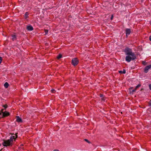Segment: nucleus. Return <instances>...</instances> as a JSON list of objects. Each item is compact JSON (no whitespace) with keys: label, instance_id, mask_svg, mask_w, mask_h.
I'll list each match as a JSON object with an SVG mask.
<instances>
[{"label":"nucleus","instance_id":"obj_1","mask_svg":"<svg viewBox=\"0 0 151 151\" xmlns=\"http://www.w3.org/2000/svg\"><path fill=\"white\" fill-rule=\"evenodd\" d=\"M124 52L126 55H127L126 57L125 60L128 62H129L131 60H134L136 59V55L132 52L131 49L127 47L125 48Z\"/></svg>","mask_w":151,"mask_h":151},{"label":"nucleus","instance_id":"obj_2","mask_svg":"<svg viewBox=\"0 0 151 151\" xmlns=\"http://www.w3.org/2000/svg\"><path fill=\"white\" fill-rule=\"evenodd\" d=\"M17 137V136L16 134H14V135L11 136L9 139H8L7 140L4 141L2 143L3 145L4 146L12 145L13 140H15Z\"/></svg>","mask_w":151,"mask_h":151},{"label":"nucleus","instance_id":"obj_3","mask_svg":"<svg viewBox=\"0 0 151 151\" xmlns=\"http://www.w3.org/2000/svg\"><path fill=\"white\" fill-rule=\"evenodd\" d=\"M78 60L77 58H74L72 60V64L74 66L78 64Z\"/></svg>","mask_w":151,"mask_h":151},{"label":"nucleus","instance_id":"obj_4","mask_svg":"<svg viewBox=\"0 0 151 151\" xmlns=\"http://www.w3.org/2000/svg\"><path fill=\"white\" fill-rule=\"evenodd\" d=\"M3 109H2L1 111H0V114H1V113H2L4 117L7 116L9 115V112L6 111L3 112Z\"/></svg>","mask_w":151,"mask_h":151},{"label":"nucleus","instance_id":"obj_5","mask_svg":"<svg viewBox=\"0 0 151 151\" xmlns=\"http://www.w3.org/2000/svg\"><path fill=\"white\" fill-rule=\"evenodd\" d=\"M150 68H151V65L146 66L144 69V72L145 73H147Z\"/></svg>","mask_w":151,"mask_h":151},{"label":"nucleus","instance_id":"obj_6","mask_svg":"<svg viewBox=\"0 0 151 151\" xmlns=\"http://www.w3.org/2000/svg\"><path fill=\"white\" fill-rule=\"evenodd\" d=\"M131 33V30L129 29H127L126 30V34L127 36L129 35Z\"/></svg>","mask_w":151,"mask_h":151},{"label":"nucleus","instance_id":"obj_7","mask_svg":"<svg viewBox=\"0 0 151 151\" xmlns=\"http://www.w3.org/2000/svg\"><path fill=\"white\" fill-rule=\"evenodd\" d=\"M27 29L29 31H32L33 29V27L31 26H27Z\"/></svg>","mask_w":151,"mask_h":151},{"label":"nucleus","instance_id":"obj_8","mask_svg":"<svg viewBox=\"0 0 151 151\" xmlns=\"http://www.w3.org/2000/svg\"><path fill=\"white\" fill-rule=\"evenodd\" d=\"M16 121L18 122H22V119L19 116H17L16 117Z\"/></svg>","mask_w":151,"mask_h":151},{"label":"nucleus","instance_id":"obj_9","mask_svg":"<svg viewBox=\"0 0 151 151\" xmlns=\"http://www.w3.org/2000/svg\"><path fill=\"white\" fill-rule=\"evenodd\" d=\"M12 39L14 41L16 39V36L15 35H12Z\"/></svg>","mask_w":151,"mask_h":151},{"label":"nucleus","instance_id":"obj_10","mask_svg":"<svg viewBox=\"0 0 151 151\" xmlns=\"http://www.w3.org/2000/svg\"><path fill=\"white\" fill-rule=\"evenodd\" d=\"M119 73H120L124 74L126 73V70L125 69H123V70H120L119 71Z\"/></svg>","mask_w":151,"mask_h":151},{"label":"nucleus","instance_id":"obj_11","mask_svg":"<svg viewBox=\"0 0 151 151\" xmlns=\"http://www.w3.org/2000/svg\"><path fill=\"white\" fill-rule=\"evenodd\" d=\"M9 86V84H8V83L7 82H6L4 84V87L6 88H7Z\"/></svg>","mask_w":151,"mask_h":151},{"label":"nucleus","instance_id":"obj_12","mask_svg":"<svg viewBox=\"0 0 151 151\" xmlns=\"http://www.w3.org/2000/svg\"><path fill=\"white\" fill-rule=\"evenodd\" d=\"M62 57V55L61 54H59L57 57V58L58 59L61 58Z\"/></svg>","mask_w":151,"mask_h":151},{"label":"nucleus","instance_id":"obj_13","mask_svg":"<svg viewBox=\"0 0 151 151\" xmlns=\"http://www.w3.org/2000/svg\"><path fill=\"white\" fill-rule=\"evenodd\" d=\"M44 31H45V35H46V34H47L48 32V30H47V29H45L44 30Z\"/></svg>","mask_w":151,"mask_h":151},{"label":"nucleus","instance_id":"obj_14","mask_svg":"<svg viewBox=\"0 0 151 151\" xmlns=\"http://www.w3.org/2000/svg\"><path fill=\"white\" fill-rule=\"evenodd\" d=\"M141 86V85H140V84H138V85H137L136 87V88H136V89H137V88H139V87H140Z\"/></svg>","mask_w":151,"mask_h":151},{"label":"nucleus","instance_id":"obj_15","mask_svg":"<svg viewBox=\"0 0 151 151\" xmlns=\"http://www.w3.org/2000/svg\"><path fill=\"white\" fill-rule=\"evenodd\" d=\"M55 90L54 89H52L51 90V92L52 93H55Z\"/></svg>","mask_w":151,"mask_h":151},{"label":"nucleus","instance_id":"obj_16","mask_svg":"<svg viewBox=\"0 0 151 151\" xmlns=\"http://www.w3.org/2000/svg\"><path fill=\"white\" fill-rule=\"evenodd\" d=\"M84 140H85L86 141V142H88V143H90V142L89 141H88V139H84Z\"/></svg>","mask_w":151,"mask_h":151},{"label":"nucleus","instance_id":"obj_17","mask_svg":"<svg viewBox=\"0 0 151 151\" xmlns=\"http://www.w3.org/2000/svg\"><path fill=\"white\" fill-rule=\"evenodd\" d=\"M28 14L27 12H26L25 14V17L26 18H27V16H28Z\"/></svg>","mask_w":151,"mask_h":151},{"label":"nucleus","instance_id":"obj_18","mask_svg":"<svg viewBox=\"0 0 151 151\" xmlns=\"http://www.w3.org/2000/svg\"><path fill=\"white\" fill-rule=\"evenodd\" d=\"M2 61V58L1 57H0V64H1V63Z\"/></svg>","mask_w":151,"mask_h":151},{"label":"nucleus","instance_id":"obj_19","mask_svg":"<svg viewBox=\"0 0 151 151\" xmlns=\"http://www.w3.org/2000/svg\"><path fill=\"white\" fill-rule=\"evenodd\" d=\"M136 90H137V89H136V88H135V89H133V90H132V92H135V91Z\"/></svg>","mask_w":151,"mask_h":151},{"label":"nucleus","instance_id":"obj_20","mask_svg":"<svg viewBox=\"0 0 151 151\" xmlns=\"http://www.w3.org/2000/svg\"><path fill=\"white\" fill-rule=\"evenodd\" d=\"M142 64H143V65H146V63H145V62H144V61H143V62H142Z\"/></svg>","mask_w":151,"mask_h":151},{"label":"nucleus","instance_id":"obj_21","mask_svg":"<svg viewBox=\"0 0 151 151\" xmlns=\"http://www.w3.org/2000/svg\"><path fill=\"white\" fill-rule=\"evenodd\" d=\"M7 106L6 105H5L4 106V107L5 108H7Z\"/></svg>","mask_w":151,"mask_h":151},{"label":"nucleus","instance_id":"obj_22","mask_svg":"<svg viewBox=\"0 0 151 151\" xmlns=\"http://www.w3.org/2000/svg\"><path fill=\"white\" fill-rule=\"evenodd\" d=\"M149 87L150 90H151V84H150L149 85Z\"/></svg>","mask_w":151,"mask_h":151},{"label":"nucleus","instance_id":"obj_23","mask_svg":"<svg viewBox=\"0 0 151 151\" xmlns=\"http://www.w3.org/2000/svg\"><path fill=\"white\" fill-rule=\"evenodd\" d=\"M149 39L151 41V35L150 36Z\"/></svg>","mask_w":151,"mask_h":151},{"label":"nucleus","instance_id":"obj_24","mask_svg":"<svg viewBox=\"0 0 151 151\" xmlns=\"http://www.w3.org/2000/svg\"><path fill=\"white\" fill-rule=\"evenodd\" d=\"M113 15H112L111 17V20L113 18Z\"/></svg>","mask_w":151,"mask_h":151},{"label":"nucleus","instance_id":"obj_25","mask_svg":"<svg viewBox=\"0 0 151 151\" xmlns=\"http://www.w3.org/2000/svg\"><path fill=\"white\" fill-rule=\"evenodd\" d=\"M53 151H59V150L57 149H55Z\"/></svg>","mask_w":151,"mask_h":151},{"label":"nucleus","instance_id":"obj_26","mask_svg":"<svg viewBox=\"0 0 151 151\" xmlns=\"http://www.w3.org/2000/svg\"><path fill=\"white\" fill-rule=\"evenodd\" d=\"M101 99L103 101H104L105 100L103 98H101Z\"/></svg>","mask_w":151,"mask_h":151},{"label":"nucleus","instance_id":"obj_27","mask_svg":"<svg viewBox=\"0 0 151 151\" xmlns=\"http://www.w3.org/2000/svg\"><path fill=\"white\" fill-rule=\"evenodd\" d=\"M103 95H101V96H100V97H101L102 98V97H103Z\"/></svg>","mask_w":151,"mask_h":151},{"label":"nucleus","instance_id":"obj_28","mask_svg":"<svg viewBox=\"0 0 151 151\" xmlns=\"http://www.w3.org/2000/svg\"><path fill=\"white\" fill-rule=\"evenodd\" d=\"M1 20V18H0V20Z\"/></svg>","mask_w":151,"mask_h":151}]
</instances>
